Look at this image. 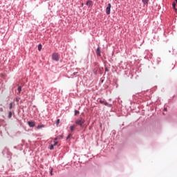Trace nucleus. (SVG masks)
I'll return each instance as SVG.
<instances>
[{"mask_svg": "<svg viewBox=\"0 0 177 177\" xmlns=\"http://www.w3.org/2000/svg\"><path fill=\"white\" fill-rule=\"evenodd\" d=\"M76 125H78L81 128L84 127V124H85V120L80 118L79 120H75Z\"/></svg>", "mask_w": 177, "mask_h": 177, "instance_id": "obj_1", "label": "nucleus"}, {"mask_svg": "<svg viewBox=\"0 0 177 177\" xmlns=\"http://www.w3.org/2000/svg\"><path fill=\"white\" fill-rule=\"evenodd\" d=\"M52 59L55 62H59L60 60V57L57 53H53L52 55Z\"/></svg>", "mask_w": 177, "mask_h": 177, "instance_id": "obj_2", "label": "nucleus"}, {"mask_svg": "<svg viewBox=\"0 0 177 177\" xmlns=\"http://www.w3.org/2000/svg\"><path fill=\"white\" fill-rule=\"evenodd\" d=\"M111 12V3H108V6L106 8V15H110Z\"/></svg>", "mask_w": 177, "mask_h": 177, "instance_id": "obj_3", "label": "nucleus"}, {"mask_svg": "<svg viewBox=\"0 0 177 177\" xmlns=\"http://www.w3.org/2000/svg\"><path fill=\"white\" fill-rule=\"evenodd\" d=\"M102 51L100 50V46L98 45L97 49H96V55L97 57H100L102 56Z\"/></svg>", "mask_w": 177, "mask_h": 177, "instance_id": "obj_4", "label": "nucleus"}, {"mask_svg": "<svg viewBox=\"0 0 177 177\" xmlns=\"http://www.w3.org/2000/svg\"><path fill=\"white\" fill-rule=\"evenodd\" d=\"M28 125L30 127V128H34V127H35V122L33 121H28Z\"/></svg>", "mask_w": 177, "mask_h": 177, "instance_id": "obj_5", "label": "nucleus"}, {"mask_svg": "<svg viewBox=\"0 0 177 177\" xmlns=\"http://www.w3.org/2000/svg\"><path fill=\"white\" fill-rule=\"evenodd\" d=\"M13 114H15V111H9L8 118L9 119L12 118V115H13Z\"/></svg>", "mask_w": 177, "mask_h": 177, "instance_id": "obj_6", "label": "nucleus"}, {"mask_svg": "<svg viewBox=\"0 0 177 177\" xmlns=\"http://www.w3.org/2000/svg\"><path fill=\"white\" fill-rule=\"evenodd\" d=\"M150 0H142V2L144 5H145L146 6H147L149 5V2Z\"/></svg>", "mask_w": 177, "mask_h": 177, "instance_id": "obj_7", "label": "nucleus"}, {"mask_svg": "<svg viewBox=\"0 0 177 177\" xmlns=\"http://www.w3.org/2000/svg\"><path fill=\"white\" fill-rule=\"evenodd\" d=\"M92 3H93L92 1L88 0L86 3V5L89 7L92 5Z\"/></svg>", "mask_w": 177, "mask_h": 177, "instance_id": "obj_8", "label": "nucleus"}, {"mask_svg": "<svg viewBox=\"0 0 177 177\" xmlns=\"http://www.w3.org/2000/svg\"><path fill=\"white\" fill-rule=\"evenodd\" d=\"M172 7H173V8L174 9L176 13H177L176 3L174 2V3H172Z\"/></svg>", "mask_w": 177, "mask_h": 177, "instance_id": "obj_9", "label": "nucleus"}, {"mask_svg": "<svg viewBox=\"0 0 177 177\" xmlns=\"http://www.w3.org/2000/svg\"><path fill=\"white\" fill-rule=\"evenodd\" d=\"M76 125L75 124H73L72 126L70 127V131L71 132H74V129L75 128Z\"/></svg>", "mask_w": 177, "mask_h": 177, "instance_id": "obj_10", "label": "nucleus"}, {"mask_svg": "<svg viewBox=\"0 0 177 177\" xmlns=\"http://www.w3.org/2000/svg\"><path fill=\"white\" fill-rule=\"evenodd\" d=\"M41 128H45V124H39L37 127V129H41Z\"/></svg>", "mask_w": 177, "mask_h": 177, "instance_id": "obj_11", "label": "nucleus"}, {"mask_svg": "<svg viewBox=\"0 0 177 177\" xmlns=\"http://www.w3.org/2000/svg\"><path fill=\"white\" fill-rule=\"evenodd\" d=\"M156 62L157 64H159L160 63H161V58L157 57Z\"/></svg>", "mask_w": 177, "mask_h": 177, "instance_id": "obj_12", "label": "nucleus"}, {"mask_svg": "<svg viewBox=\"0 0 177 177\" xmlns=\"http://www.w3.org/2000/svg\"><path fill=\"white\" fill-rule=\"evenodd\" d=\"M14 104H15L14 102L10 103V104H9V109H10V110H12Z\"/></svg>", "mask_w": 177, "mask_h": 177, "instance_id": "obj_13", "label": "nucleus"}, {"mask_svg": "<svg viewBox=\"0 0 177 177\" xmlns=\"http://www.w3.org/2000/svg\"><path fill=\"white\" fill-rule=\"evenodd\" d=\"M93 73L94 75H97V70L96 68H94L93 70Z\"/></svg>", "mask_w": 177, "mask_h": 177, "instance_id": "obj_14", "label": "nucleus"}, {"mask_svg": "<svg viewBox=\"0 0 177 177\" xmlns=\"http://www.w3.org/2000/svg\"><path fill=\"white\" fill-rule=\"evenodd\" d=\"M99 103H101V104H104L105 105V103H107V102L103 100H100L99 101Z\"/></svg>", "mask_w": 177, "mask_h": 177, "instance_id": "obj_15", "label": "nucleus"}, {"mask_svg": "<svg viewBox=\"0 0 177 177\" xmlns=\"http://www.w3.org/2000/svg\"><path fill=\"white\" fill-rule=\"evenodd\" d=\"M105 106H106L107 107H110V108L113 107V104H108L107 102H105Z\"/></svg>", "mask_w": 177, "mask_h": 177, "instance_id": "obj_16", "label": "nucleus"}, {"mask_svg": "<svg viewBox=\"0 0 177 177\" xmlns=\"http://www.w3.org/2000/svg\"><path fill=\"white\" fill-rule=\"evenodd\" d=\"M74 113H74L75 115H78V114H80V111L75 109V110L74 111Z\"/></svg>", "mask_w": 177, "mask_h": 177, "instance_id": "obj_17", "label": "nucleus"}, {"mask_svg": "<svg viewBox=\"0 0 177 177\" xmlns=\"http://www.w3.org/2000/svg\"><path fill=\"white\" fill-rule=\"evenodd\" d=\"M17 91H18V93H21V86H18Z\"/></svg>", "mask_w": 177, "mask_h": 177, "instance_id": "obj_18", "label": "nucleus"}, {"mask_svg": "<svg viewBox=\"0 0 177 177\" xmlns=\"http://www.w3.org/2000/svg\"><path fill=\"white\" fill-rule=\"evenodd\" d=\"M59 124H60V119H57V121H56L57 127H59Z\"/></svg>", "mask_w": 177, "mask_h": 177, "instance_id": "obj_19", "label": "nucleus"}, {"mask_svg": "<svg viewBox=\"0 0 177 177\" xmlns=\"http://www.w3.org/2000/svg\"><path fill=\"white\" fill-rule=\"evenodd\" d=\"M42 49V44H39L38 45V50H41Z\"/></svg>", "mask_w": 177, "mask_h": 177, "instance_id": "obj_20", "label": "nucleus"}, {"mask_svg": "<svg viewBox=\"0 0 177 177\" xmlns=\"http://www.w3.org/2000/svg\"><path fill=\"white\" fill-rule=\"evenodd\" d=\"M71 136H73V135L68 134V136L66 138V140H68L70 139V138H71Z\"/></svg>", "mask_w": 177, "mask_h": 177, "instance_id": "obj_21", "label": "nucleus"}, {"mask_svg": "<svg viewBox=\"0 0 177 177\" xmlns=\"http://www.w3.org/2000/svg\"><path fill=\"white\" fill-rule=\"evenodd\" d=\"M49 149L50 150H53V149H55V145H50Z\"/></svg>", "mask_w": 177, "mask_h": 177, "instance_id": "obj_22", "label": "nucleus"}, {"mask_svg": "<svg viewBox=\"0 0 177 177\" xmlns=\"http://www.w3.org/2000/svg\"><path fill=\"white\" fill-rule=\"evenodd\" d=\"M50 175L53 176V169H51L50 171Z\"/></svg>", "mask_w": 177, "mask_h": 177, "instance_id": "obj_23", "label": "nucleus"}, {"mask_svg": "<svg viewBox=\"0 0 177 177\" xmlns=\"http://www.w3.org/2000/svg\"><path fill=\"white\" fill-rule=\"evenodd\" d=\"M64 136L63 135L58 136V139H63Z\"/></svg>", "mask_w": 177, "mask_h": 177, "instance_id": "obj_24", "label": "nucleus"}, {"mask_svg": "<svg viewBox=\"0 0 177 177\" xmlns=\"http://www.w3.org/2000/svg\"><path fill=\"white\" fill-rule=\"evenodd\" d=\"M15 101L16 102H19L20 101V97H15Z\"/></svg>", "mask_w": 177, "mask_h": 177, "instance_id": "obj_25", "label": "nucleus"}, {"mask_svg": "<svg viewBox=\"0 0 177 177\" xmlns=\"http://www.w3.org/2000/svg\"><path fill=\"white\" fill-rule=\"evenodd\" d=\"M109 71H110V70L109 69V68L105 67V72H106V73H109Z\"/></svg>", "mask_w": 177, "mask_h": 177, "instance_id": "obj_26", "label": "nucleus"}, {"mask_svg": "<svg viewBox=\"0 0 177 177\" xmlns=\"http://www.w3.org/2000/svg\"><path fill=\"white\" fill-rule=\"evenodd\" d=\"M100 82H101V84H103L104 82V79H100Z\"/></svg>", "mask_w": 177, "mask_h": 177, "instance_id": "obj_27", "label": "nucleus"}, {"mask_svg": "<svg viewBox=\"0 0 177 177\" xmlns=\"http://www.w3.org/2000/svg\"><path fill=\"white\" fill-rule=\"evenodd\" d=\"M57 143H58L57 142H55L53 145V146H54V147H55V146H57Z\"/></svg>", "mask_w": 177, "mask_h": 177, "instance_id": "obj_28", "label": "nucleus"}, {"mask_svg": "<svg viewBox=\"0 0 177 177\" xmlns=\"http://www.w3.org/2000/svg\"><path fill=\"white\" fill-rule=\"evenodd\" d=\"M78 74V72L73 73V75H77Z\"/></svg>", "mask_w": 177, "mask_h": 177, "instance_id": "obj_29", "label": "nucleus"}, {"mask_svg": "<svg viewBox=\"0 0 177 177\" xmlns=\"http://www.w3.org/2000/svg\"><path fill=\"white\" fill-rule=\"evenodd\" d=\"M57 139H59V137L54 138L55 142H56V140H57Z\"/></svg>", "mask_w": 177, "mask_h": 177, "instance_id": "obj_30", "label": "nucleus"}, {"mask_svg": "<svg viewBox=\"0 0 177 177\" xmlns=\"http://www.w3.org/2000/svg\"><path fill=\"white\" fill-rule=\"evenodd\" d=\"M0 111H3V108H0Z\"/></svg>", "mask_w": 177, "mask_h": 177, "instance_id": "obj_31", "label": "nucleus"}, {"mask_svg": "<svg viewBox=\"0 0 177 177\" xmlns=\"http://www.w3.org/2000/svg\"><path fill=\"white\" fill-rule=\"evenodd\" d=\"M164 111H167V108H165V109H164Z\"/></svg>", "mask_w": 177, "mask_h": 177, "instance_id": "obj_32", "label": "nucleus"}, {"mask_svg": "<svg viewBox=\"0 0 177 177\" xmlns=\"http://www.w3.org/2000/svg\"><path fill=\"white\" fill-rule=\"evenodd\" d=\"M14 149H17V147H16V146H15V147H14Z\"/></svg>", "mask_w": 177, "mask_h": 177, "instance_id": "obj_33", "label": "nucleus"}, {"mask_svg": "<svg viewBox=\"0 0 177 177\" xmlns=\"http://www.w3.org/2000/svg\"><path fill=\"white\" fill-rule=\"evenodd\" d=\"M82 6H84V3H82Z\"/></svg>", "mask_w": 177, "mask_h": 177, "instance_id": "obj_34", "label": "nucleus"}, {"mask_svg": "<svg viewBox=\"0 0 177 177\" xmlns=\"http://www.w3.org/2000/svg\"><path fill=\"white\" fill-rule=\"evenodd\" d=\"M176 3H177V0H176Z\"/></svg>", "mask_w": 177, "mask_h": 177, "instance_id": "obj_35", "label": "nucleus"}]
</instances>
